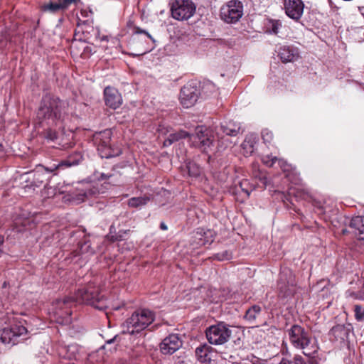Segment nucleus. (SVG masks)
<instances>
[{
    "mask_svg": "<svg viewBox=\"0 0 364 364\" xmlns=\"http://www.w3.org/2000/svg\"><path fill=\"white\" fill-rule=\"evenodd\" d=\"M75 301L90 305L99 310H105L108 305L107 299L100 292V289L94 283L79 289L75 294Z\"/></svg>",
    "mask_w": 364,
    "mask_h": 364,
    "instance_id": "obj_5",
    "label": "nucleus"
},
{
    "mask_svg": "<svg viewBox=\"0 0 364 364\" xmlns=\"http://www.w3.org/2000/svg\"><path fill=\"white\" fill-rule=\"evenodd\" d=\"M15 224H16V225H18V221H16V222H15Z\"/></svg>",
    "mask_w": 364,
    "mask_h": 364,
    "instance_id": "obj_56",
    "label": "nucleus"
},
{
    "mask_svg": "<svg viewBox=\"0 0 364 364\" xmlns=\"http://www.w3.org/2000/svg\"><path fill=\"white\" fill-rule=\"evenodd\" d=\"M121 173L116 170L115 166L107 173H102L99 178L101 181H108V183L116 185L120 182Z\"/></svg>",
    "mask_w": 364,
    "mask_h": 364,
    "instance_id": "obj_25",
    "label": "nucleus"
},
{
    "mask_svg": "<svg viewBox=\"0 0 364 364\" xmlns=\"http://www.w3.org/2000/svg\"><path fill=\"white\" fill-rule=\"evenodd\" d=\"M278 364H292V362L287 358H282Z\"/></svg>",
    "mask_w": 364,
    "mask_h": 364,
    "instance_id": "obj_49",
    "label": "nucleus"
},
{
    "mask_svg": "<svg viewBox=\"0 0 364 364\" xmlns=\"http://www.w3.org/2000/svg\"><path fill=\"white\" fill-rule=\"evenodd\" d=\"M205 86H206V89H208L211 92H213L214 99H216V100L218 101L217 99V97L218 96V89H216L215 85L213 83H212L211 82H209V81L208 82L206 80Z\"/></svg>",
    "mask_w": 364,
    "mask_h": 364,
    "instance_id": "obj_43",
    "label": "nucleus"
},
{
    "mask_svg": "<svg viewBox=\"0 0 364 364\" xmlns=\"http://www.w3.org/2000/svg\"><path fill=\"white\" fill-rule=\"evenodd\" d=\"M256 143V137L253 135L246 136L241 146L245 155H250L254 151V146Z\"/></svg>",
    "mask_w": 364,
    "mask_h": 364,
    "instance_id": "obj_27",
    "label": "nucleus"
},
{
    "mask_svg": "<svg viewBox=\"0 0 364 364\" xmlns=\"http://www.w3.org/2000/svg\"><path fill=\"white\" fill-rule=\"evenodd\" d=\"M232 331L228 326L223 322L212 325L206 329V339L210 344L222 345L230 338Z\"/></svg>",
    "mask_w": 364,
    "mask_h": 364,
    "instance_id": "obj_13",
    "label": "nucleus"
},
{
    "mask_svg": "<svg viewBox=\"0 0 364 364\" xmlns=\"http://www.w3.org/2000/svg\"><path fill=\"white\" fill-rule=\"evenodd\" d=\"M294 364H306L304 360L300 355H296L294 358Z\"/></svg>",
    "mask_w": 364,
    "mask_h": 364,
    "instance_id": "obj_45",
    "label": "nucleus"
},
{
    "mask_svg": "<svg viewBox=\"0 0 364 364\" xmlns=\"http://www.w3.org/2000/svg\"><path fill=\"white\" fill-rule=\"evenodd\" d=\"M359 295L356 296V299L360 300H364V284L361 288V289L358 291Z\"/></svg>",
    "mask_w": 364,
    "mask_h": 364,
    "instance_id": "obj_48",
    "label": "nucleus"
},
{
    "mask_svg": "<svg viewBox=\"0 0 364 364\" xmlns=\"http://www.w3.org/2000/svg\"><path fill=\"white\" fill-rule=\"evenodd\" d=\"M64 7L67 9L71 4H77L80 0H62Z\"/></svg>",
    "mask_w": 364,
    "mask_h": 364,
    "instance_id": "obj_47",
    "label": "nucleus"
},
{
    "mask_svg": "<svg viewBox=\"0 0 364 364\" xmlns=\"http://www.w3.org/2000/svg\"><path fill=\"white\" fill-rule=\"evenodd\" d=\"M277 163L284 171L289 170V165L284 159L277 158Z\"/></svg>",
    "mask_w": 364,
    "mask_h": 364,
    "instance_id": "obj_44",
    "label": "nucleus"
},
{
    "mask_svg": "<svg viewBox=\"0 0 364 364\" xmlns=\"http://www.w3.org/2000/svg\"><path fill=\"white\" fill-rule=\"evenodd\" d=\"M352 331L350 324L336 325L330 331V336H333L336 341H344L348 339Z\"/></svg>",
    "mask_w": 364,
    "mask_h": 364,
    "instance_id": "obj_22",
    "label": "nucleus"
},
{
    "mask_svg": "<svg viewBox=\"0 0 364 364\" xmlns=\"http://www.w3.org/2000/svg\"><path fill=\"white\" fill-rule=\"evenodd\" d=\"M239 185H240V188H241L242 191H243L247 196H249L252 188L251 187H249L248 181L243 180L241 182H240Z\"/></svg>",
    "mask_w": 364,
    "mask_h": 364,
    "instance_id": "obj_37",
    "label": "nucleus"
},
{
    "mask_svg": "<svg viewBox=\"0 0 364 364\" xmlns=\"http://www.w3.org/2000/svg\"><path fill=\"white\" fill-rule=\"evenodd\" d=\"M43 128L42 134L43 137L48 141H54L58 137L57 129H60L63 128V124L61 126H39Z\"/></svg>",
    "mask_w": 364,
    "mask_h": 364,
    "instance_id": "obj_24",
    "label": "nucleus"
},
{
    "mask_svg": "<svg viewBox=\"0 0 364 364\" xmlns=\"http://www.w3.org/2000/svg\"><path fill=\"white\" fill-rule=\"evenodd\" d=\"M355 316L358 321L364 319V309L359 305L355 306Z\"/></svg>",
    "mask_w": 364,
    "mask_h": 364,
    "instance_id": "obj_40",
    "label": "nucleus"
},
{
    "mask_svg": "<svg viewBox=\"0 0 364 364\" xmlns=\"http://www.w3.org/2000/svg\"><path fill=\"white\" fill-rule=\"evenodd\" d=\"M265 26L267 32L277 35L282 27V22L279 20L267 19Z\"/></svg>",
    "mask_w": 364,
    "mask_h": 364,
    "instance_id": "obj_30",
    "label": "nucleus"
},
{
    "mask_svg": "<svg viewBox=\"0 0 364 364\" xmlns=\"http://www.w3.org/2000/svg\"><path fill=\"white\" fill-rule=\"evenodd\" d=\"M244 6L239 0H230L220 9V17L226 23H236L243 16Z\"/></svg>",
    "mask_w": 364,
    "mask_h": 364,
    "instance_id": "obj_9",
    "label": "nucleus"
},
{
    "mask_svg": "<svg viewBox=\"0 0 364 364\" xmlns=\"http://www.w3.org/2000/svg\"><path fill=\"white\" fill-rule=\"evenodd\" d=\"M104 100L105 105L111 109H116L122 104V97L119 91L110 86L104 90Z\"/></svg>",
    "mask_w": 364,
    "mask_h": 364,
    "instance_id": "obj_18",
    "label": "nucleus"
},
{
    "mask_svg": "<svg viewBox=\"0 0 364 364\" xmlns=\"http://www.w3.org/2000/svg\"><path fill=\"white\" fill-rule=\"evenodd\" d=\"M171 15L175 19H188L196 11V6L191 0H176L171 7Z\"/></svg>",
    "mask_w": 364,
    "mask_h": 364,
    "instance_id": "obj_15",
    "label": "nucleus"
},
{
    "mask_svg": "<svg viewBox=\"0 0 364 364\" xmlns=\"http://www.w3.org/2000/svg\"><path fill=\"white\" fill-rule=\"evenodd\" d=\"M54 166V164L48 166L41 164L38 165L33 171L28 173V176L26 178V183H28V184L25 186V188L29 187L34 189L36 187H39L46 182L49 178L51 173L56 175L58 171L57 169L53 168Z\"/></svg>",
    "mask_w": 364,
    "mask_h": 364,
    "instance_id": "obj_11",
    "label": "nucleus"
},
{
    "mask_svg": "<svg viewBox=\"0 0 364 364\" xmlns=\"http://www.w3.org/2000/svg\"><path fill=\"white\" fill-rule=\"evenodd\" d=\"M278 56L283 63H286L296 60L299 57V54L296 48L283 46L279 50Z\"/></svg>",
    "mask_w": 364,
    "mask_h": 364,
    "instance_id": "obj_21",
    "label": "nucleus"
},
{
    "mask_svg": "<svg viewBox=\"0 0 364 364\" xmlns=\"http://www.w3.org/2000/svg\"><path fill=\"white\" fill-rule=\"evenodd\" d=\"M160 228L162 230H166L168 229V227L167 225L165 224V223L164 222H161L160 223Z\"/></svg>",
    "mask_w": 364,
    "mask_h": 364,
    "instance_id": "obj_50",
    "label": "nucleus"
},
{
    "mask_svg": "<svg viewBox=\"0 0 364 364\" xmlns=\"http://www.w3.org/2000/svg\"><path fill=\"white\" fill-rule=\"evenodd\" d=\"M349 226L358 233L364 234V216L353 217L350 221Z\"/></svg>",
    "mask_w": 364,
    "mask_h": 364,
    "instance_id": "obj_28",
    "label": "nucleus"
},
{
    "mask_svg": "<svg viewBox=\"0 0 364 364\" xmlns=\"http://www.w3.org/2000/svg\"><path fill=\"white\" fill-rule=\"evenodd\" d=\"M290 343L296 349L303 350L304 355L311 357L317 352V346L311 341L310 333L304 327L294 324L287 330Z\"/></svg>",
    "mask_w": 364,
    "mask_h": 364,
    "instance_id": "obj_3",
    "label": "nucleus"
},
{
    "mask_svg": "<svg viewBox=\"0 0 364 364\" xmlns=\"http://www.w3.org/2000/svg\"><path fill=\"white\" fill-rule=\"evenodd\" d=\"M75 300L72 297H65L56 299L53 303L54 317L55 321L62 325H68L71 323V307Z\"/></svg>",
    "mask_w": 364,
    "mask_h": 364,
    "instance_id": "obj_10",
    "label": "nucleus"
},
{
    "mask_svg": "<svg viewBox=\"0 0 364 364\" xmlns=\"http://www.w3.org/2000/svg\"><path fill=\"white\" fill-rule=\"evenodd\" d=\"M155 317V313L148 309H137L124 322V332L131 335L139 333L146 329Z\"/></svg>",
    "mask_w": 364,
    "mask_h": 364,
    "instance_id": "obj_4",
    "label": "nucleus"
},
{
    "mask_svg": "<svg viewBox=\"0 0 364 364\" xmlns=\"http://www.w3.org/2000/svg\"><path fill=\"white\" fill-rule=\"evenodd\" d=\"M112 132L106 129L94 135V142L102 158H112L118 156L121 151L118 149H114L110 144Z\"/></svg>",
    "mask_w": 364,
    "mask_h": 364,
    "instance_id": "obj_8",
    "label": "nucleus"
},
{
    "mask_svg": "<svg viewBox=\"0 0 364 364\" xmlns=\"http://www.w3.org/2000/svg\"><path fill=\"white\" fill-rule=\"evenodd\" d=\"M68 104L58 96L44 93L36 112V122L38 126H61L68 117Z\"/></svg>",
    "mask_w": 364,
    "mask_h": 364,
    "instance_id": "obj_1",
    "label": "nucleus"
},
{
    "mask_svg": "<svg viewBox=\"0 0 364 364\" xmlns=\"http://www.w3.org/2000/svg\"><path fill=\"white\" fill-rule=\"evenodd\" d=\"M29 223L28 221H25V222L23 223V226H26V223Z\"/></svg>",
    "mask_w": 364,
    "mask_h": 364,
    "instance_id": "obj_55",
    "label": "nucleus"
},
{
    "mask_svg": "<svg viewBox=\"0 0 364 364\" xmlns=\"http://www.w3.org/2000/svg\"><path fill=\"white\" fill-rule=\"evenodd\" d=\"M112 241H120V240H122V236L121 235L112 236Z\"/></svg>",
    "mask_w": 364,
    "mask_h": 364,
    "instance_id": "obj_51",
    "label": "nucleus"
},
{
    "mask_svg": "<svg viewBox=\"0 0 364 364\" xmlns=\"http://www.w3.org/2000/svg\"><path fill=\"white\" fill-rule=\"evenodd\" d=\"M188 138L190 143L194 147L202 148L205 144V129L203 126H198L195 132H189L180 129L174 133H171L164 141V146H168L172 144L181 139Z\"/></svg>",
    "mask_w": 364,
    "mask_h": 364,
    "instance_id": "obj_7",
    "label": "nucleus"
},
{
    "mask_svg": "<svg viewBox=\"0 0 364 364\" xmlns=\"http://www.w3.org/2000/svg\"><path fill=\"white\" fill-rule=\"evenodd\" d=\"M100 193V190L97 187L92 186L84 191L83 196L86 198L95 196Z\"/></svg>",
    "mask_w": 364,
    "mask_h": 364,
    "instance_id": "obj_38",
    "label": "nucleus"
},
{
    "mask_svg": "<svg viewBox=\"0 0 364 364\" xmlns=\"http://www.w3.org/2000/svg\"><path fill=\"white\" fill-rule=\"evenodd\" d=\"M207 296L209 298L208 300L213 303L218 304L222 301L221 292L215 288L210 289L208 290V294L206 292V297Z\"/></svg>",
    "mask_w": 364,
    "mask_h": 364,
    "instance_id": "obj_32",
    "label": "nucleus"
},
{
    "mask_svg": "<svg viewBox=\"0 0 364 364\" xmlns=\"http://www.w3.org/2000/svg\"><path fill=\"white\" fill-rule=\"evenodd\" d=\"M208 127H206V141L210 144L217 142L218 149H225L230 146L231 142L227 138L228 136H235L241 129L240 124L234 121H229L225 124H218L212 119L206 122Z\"/></svg>",
    "mask_w": 364,
    "mask_h": 364,
    "instance_id": "obj_2",
    "label": "nucleus"
},
{
    "mask_svg": "<svg viewBox=\"0 0 364 364\" xmlns=\"http://www.w3.org/2000/svg\"><path fill=\"white\" fill-rule=\"evenodd\" d=\"M18 231L21 232V231H23V230L22 229H19V230H18Z\"/></svg>",
    "mask_w": 364,
    "mask_h": 364,
    "instance_id": "obj_57",
    "label": "nucleus"
},
{
    "mask_svg": "<svg viewBox=\"0 0 364 364\" xmlns=\"http://www.w3.org/2000/svg\"><path fill=\"white\" fill-rule=\"evenodd\" d=\"M56 352L60 358L70 361L79 360L81 358L80 347L75 343L68 346L58 345Z\"/></svg>",
    "mask_w": 364,
    "mask_h": 364,
    "instance_id": "obj_17",
    "label": "nucleus"
},
{
    "mask_svg": "<svg viewBox=\"0 0 364 364\" xmlns=\"http://www.w3.org/2000/svg\"><path fill=\"white\" fill-rule=\"evenodd\" d=\"M183 346V341L177 333H171L164 338L159 347L164 355H172Z\"/></svg>",
    "mask_w": 364,
    "mask_h": 364,
    "instance_id": "obj_16",
    "label": "nucleus"
},
{
    "mask_svg": "<svg viewBox=\"0 0 364 364\" xmlns=\"http://www.w3.org/2000/svg\"><path fill=\"white\" fill-rule=\"evenodd\" d=\"M149 200V198L144 197H133L129 199L128 205L132 208H138L141 205H144Z\"/></svg>",
    "mask_w": 364,
    "mask_h": 364,
    "instance_id": "obj_31",
    "label": "nucleus"
},
{
    "mask_svg": "<svg viewBox=\"0 0 364 364\" xmlns=\"http://www.w3.org/2000/svg\"><path fill=\"white\" fill-rule=\"evenodd\" d=\"M26 323L21 318L13 317L9 324L0 331V341L14 346L24 340L28 333Z\"/></svg>",
    "mask_w": 364,
    "mask_h": 364,
    "instance_id": "obj_6",
    "label": "nucleus"
},
{
    "mask_svg": "<svg viewBox=\"0 0 364 364\" xmlns=\"http://www.w3.org/2000/svg\"><path fill=\"white\" fill-rule=\"evenodd\" d=\"M133 34H145L152 42H155V39L149 33V32L138 26L134 27Z\"/></svg>",
    "mask_w": 364,
    "mask_h": 364,
    "instance_id": "obj_42",
    "label": "nucleus"
},
{
    "mask_svg": "<svg viewBox=\"0 0 364 364\" xmlns=\"http://www.w3.org/2000/svg\"><path fill=\"white\" fill-rule=\"evenodd\" d=\"M200 95V85L197 80H191L183 85L180 92V102L184 108L193 107Z\"/></svg>",
    "mask_w": 364,
    "mask_h": 364,
    "instance_id": "obj_12",
    "label": "nucleus"
},
{
    "mask_svg": "<svg viewBox=\"0 0 364 364\" xmlns=\"http://www.w3.org/2000/svg\"><path fill=\"white\" fill-rule=\"evenodd\" d=\"M187 169L190 176L197 177L200 173V168L195 162H189L187 164Z\"/></svg>",
    "mask_w": 364,
    "mask_h": 364,
    "instance_id": "obj_33",
    "label": "nucleus"
},
{
    "mask_svg": "<svg viewBox=\"0 0 364 364\" xmlns=\"http://www.w3.org/2000/svg\"><path fill=\"white\" fill-rule=\"evenodd\" d=\"M41 10L44 12L56 14L60 11L66 10L62 0H58L56 2H50L41 6Z\"/></svg>",
    "mask_w": 364,
    "mask_h": 364,
    "instance_id": "obj_26",
    "label": "nucleus"
},
{
    "mask_svg": "<svg viewBox=\"0 0 364 364\" xmlns=\"http://www.w3.org/2000/svg\"><path fill=\"white\" fill-rule=\"evenodd\" d=\"M262 161L266 166L272 167L277 163V157L266 155L262 157Z\"/></svg>",
    "mask_w": 364,
    "mask_h": 364,
    "instance_id": "obj_35",
    "label": "nucleus"
},
{
    "mask_svg": "<svg viewBox=\"0 0 364 364\" xmlns=\"http://www.w3.org/2000/svg\"><path fill=\"white\" fill-rule=\"evenodd\" d=\"M84 51L85 52H90L91 51V48L88 46L85 47V48L84 49Z\"/></svg>",
    "mask_w": 364,
    "mask_h": 364,
    "instance_id": "obj_52",
    "label": "nucleus"
},
{
    "mask_svg": "<svg viewBox=\"0 0 364 364\" xmlns=\"http://www.w3.org/2000/svg\"><path fill=\"white\" fill-rule=\"evenodd\" d=\"M95 252V249L91 246L90 240L87 237L84 236L83 240L78 242L77 249L73 251L72 254L73 257H77L83 254L92 255Z\"/></svg>",
    "mask_w": 364,
    "mask_h": 364,
    "instance_id": "obj_23",
    "label": "nucleus"
},
{
    "mask_svg": "<svg viewBox=\"0 0 364 364\" xmlns=\"http://www.w3.org/2000/svg\"><path fill=\"white\" fill-rule=\"evenodd\" d=\"M304 5L301 0H285L286 14L291 18L298 21L303 14Z\"/></svg>",
    "mask_w": 364,
    "mask_h": 364,
    "instance_id": "obj_19",
    "label": "nucleus"
},
{
    "mask_svg": "<svg viewBox=\"0 0 364 364\" xmlns=\"http://www.w3.org/2000/svg\"><path fill=\"white\" fill-rule=\"evenodd\" d=\"M262 137L264 143L270 144L273 139V134L268 129H264L262 132Z\"/></svg>",
    "mask_w": 364,
    "mask_h": 364,
    "instance_id": "obj_39",
    "label": "nucleus"
},
{
    "mask_svg": "<svg viewBox=\"0 0 364 364\" xmlns=\"http://www.w3.org/2000/svg\"><path fill=\"white\" fill-rule=\"evenodd\" d=\"M114 340H115V337L112 338V339H110V340H109V341H107V343H112Z\"/></svg>",
    "mask_w": 364,
    "mask_h": 364,
    "instance_id": "obj_53",
    "label": "nucleus"
},
{
    "mask_svg": "<svg viewBox=\"0 0 364 364\" xmlns=\"http://www.w3.org/2000/svg\"><path fill=\"white\" fill-rule=\"evenodd\" d=\"M84 26L85 28H87V27L92 28L91 26H90L89 23L87 21H80L77 23V29L75 30V37H76L77 32H80L81 31L83 34L85 33V30L83 28ZM86 32H87V30H86Z\"/></svg>",
    "mask_w": 364,
    "mask_h": 364,
    "instance_id": "obj_41",
    "label": "nucleus"
},
{
    "mask_svg": "<svg viewBox=\"0 0 364 364\" xmlns=\"http://www.w3.org/2000/svg\"><path fill=\"white\" fill-rule=\"evenodd\" d=\"M358 295H359V292L356 293V292H354L350 290H348L346 292V296L347 298H353V299H357L356 296H358Z\"/></svg>",
    "mask_w": 364,
    "mask_h": 364,
    "instance_id": "obj_46",
    "label": "nucleus"
},
{
    "mask_svg": "<svg viewBox=\"0 0 364 364\" xmlns=\"http://www.w3.org/2000/svg\"><path fill=\"white\" fill-rule=\"evenodd\" d=\"M208 162H210V157L208 158Z\"/></svg>",
    "mask_w": 364,
    "mask_h": 364,
    "instance_id": "obj_58",
    "label": "nucleus"
},
{
    "mask_svg": "<svg viewBox=\"0 0 364 364\" xmlns=\"http://www.w3.org/2000/svg\"><path fill=\"white\" fill-rule=\"evenodd\" d=\"M277 288L280 298L288 299L294 296L296 290V282L290 270L286 269L281 272Z\"/></svg>",
    "mask_w": 364,
    "mask_h": 364,
    "instance_id": "obj_14",
    "label": "nucleus"
},
{
    "mask_svg": "<svg viewBox=\"0 0 364 364\" xmlns=\"http://www.w3.org/2000/svg\"><path fill=\"white\" fill-rule=\"evenodd\" d=\"M205 350V343H201L196 348L195 353L197 360L201 363H205V354H203Z\"/></svg>",
    "mask_w": 364,
    "mask_h": 364,
    "instance_id": "obj_34",
    "label": "nucleus"
},
{
    "mask_svg": "<svg viewBox=\"0 0 364 364\" xmlns=\"http://www.w3.org/2000/svg\"><path fill=\"white\" fill-rule=\"evenodd\" d=\"M208 233H209L210 235L212 236V232L210 230H208V232H206V237H208Z\"/></svg>",
    "mask_w": 364,
    "mask_h": 364,
    "instance_id": "obj_54",
    "label": "nucleus"
},
{
    "mask_svg": "<svg viewBox=\"0 0 364 364\" xmlns=\"http://www.w3.org/2000/svg\"><path fill=\"white\" fill-rule=\"evenodd\" d=\"M83 159V156L80 152L75 151L65 159L61 160L58 164H54L55 166L53 167L54 169H57L58 172L62 170H65L71 166L78 165Z\"/></svg>",
    "mask_w": 364,
    "mask_h": 364,
    "instance_id": "obj_20",
    "label": "nucleus"
},
{
    "mask_svg": "<svg viewBox=\"0 0 364 364\" xmlns=\"http://www.w3.org/2000/svg\"><path fill=\"white\" fill-rule=\"evenodd\" d=\"M232 258V253L229 251H223L214 255V259L219 261L229 260Z\"/></svg>",
    "mask_w": 364,
    "mask_h": 364,
    "instance_id": "obj_36",
    "label": "nucleus"
},
{
    "mask_svg": "<svg viewBox=\"0 0 364 364\" xmlns=\"http://www.w3.org/2000/svg\"><path fill=\"white\" fill-rule=\"evenodd\" d=\"M260 312L261 307L258 305H253L246 311L244 318L249 322L252 323L255 321Z\"/></svg>",
    "mask_w": 364,
    "mask_h": 364,
    "instance_id": "obj_29",
    "label": "nucleus"
}]
</instances>
